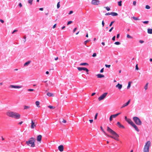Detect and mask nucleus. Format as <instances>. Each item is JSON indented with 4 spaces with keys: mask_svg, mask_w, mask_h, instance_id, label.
Masks as SVG:
<instances>
[{
    "mask_svg": "<svg viewBox=\"0 0 152 152\" xmlns=\"http://www.w3.org/2000/svg\"><path fill=\"white\" fill-rule=\"evenodd\" d=\"M100 128L101 129V130H102V131L104 132V134L107 136H108L112 138L115 140H118V137H119V136L118 134H117L116 133L115 131H114L112 129H110L109 127L107 126V131L110 132V133H111L113 136H109L108 134H107L105 133V132L104 131V129L102 128V126L100 127Z\"/></svg>",
    "mask_w": 152,
    "mask_h": 152,
    "instance_id": "1",
    "label": "nucleus"
},
{
    "mask_svg": "<svg viewBox=\"0 0 152 152\" xmlns=\"http://www.w3.org/2000/svg\"><path fill=\"white\" fill-rule=\"evenodd\" d=\"M7 115L9 117L14 118L16 119H19L20 117V115L19 114L12 111L7 112Z\"/></svg>",
    "mask_w": 152,
    "mask_h": 152,
    "instance_id": "2",
    "label": "nucleus"
},
{
    "mask_svg": "<svg viewBox=\"0 0 152 152\" xmlns=\"http://www.w3.org/2000/svg\"><path fill=\"white\" fill-rule=\"evenodd\" d=\"M35 139L32 137L30 138L28 141H26V143L28 146L33 148L35 146Z\"/></svg>",
    "mask_w": 152,
    "mask_h": 152,
    "instance_id": "3",
    "label": "nucleus"
},
{
    "mask_svg": "<svg viewBox=\"0 0 152 152\" xmlns=\"http://www.w3.org/2000/svg\"><path fill=\"white\" fill-rule=\"evenodd\" d=\"M151 144V142L149 141L146 142L143 149V152H149V148Z\"/></svg>",
    "mask_w": 152,
    "mask_h": 152,
    "instance_id": "4",
    "label": "nucleus"
},
{
    "mask_svg": "<svg viewBox=\"0 0 152 152\" xmlns=\"http://www.w3.org/2000/svg\"><path fill=\"white\" fill-rule=\"evenodd\" d=\"M133 120L136 124L140 125L142 124L141 121L138 117H134L133 118Z\"/></svg>",
    "mask_w": 152,
    "mask_h": 152,
    "instance_id": "5",
    "label": "nucleus"
},
{
    "mask_svg": "<svg viewBox=\"0 0 152 152\" xmlns=\"http://www.w3.org/2000/svg\"><path fill=\"white\" fill-rule=\"evenodd\" d=\"M77 69L79 71H81L82 70L84 71H85L87 72V74H88V71L89 70L88 69L85 67H77Z\"/></svg>",
    "mask_w": 152,
    "mask_h": 152,
    "instance_id": "6",
    "label": "nucleus"
},
{
    "mask_svg": "<svg viewBox=\"0 0 152 152\" xmlns=\"http://www.w3.org/2000/svg\"><path fill=\"white\" fill-rule=\"evenodd\" d=\"M107 93H104L103 94L101 95L100 97L98 98V100L99 101H101L104 99L106 96Z\"/></svg>",
    "mask_w": 152,
    "mask_h": 152,
    "instance_id": "7",
    "label": "nucleus"
},
{
    "mask_svg": "<svg viewBox=\"0 0 152 152\" xmlns=\"http://www.w3.org/2000/svg\"><path fill=\"white\" fill-rule=\"evenodd\" d=\"M91 3L92 4L97 5L99 4V1L98 0H92Z\"/></svg>",
    "mask_w": 152,
    "mask_h": 152,
    "instance_id": "8",
    "label": "nucleus"
},
{
    "mask_svg": "<svg viewBox=\"0 0 152 152\" xmlns=\"http://www.w3.org/2000/svg\"><path fill=\"white\" fill-rule=\"evenodd\" d=\"M42 136L41 135H39L37 136V141L39 143L41 142L42 140Z\"/></svg>",
    "mask_w": 152,
    "mask_h": 152,
    "instance_id": "9",
    "label": "nucleus"
},
{
    "mask_svg": "<svg viewBox=\"0 0 152 152\" xmlns=\"http://www.w3.org/2000/svg\"><path fill=\"white\" fill-rule=\"evenodd\" d=\"M31 129H34L36 127V125L35 124V123L33 122L32 120H31Z\"/></svg>",
    "mask_w": 152,
    "mask_h": 152,
    "instance_id": "10",
    "label": "nucleus"
},
{
    "mask_svg": "<svg viewBox=\"0 0 152 152\" xmlns=\"http://www.w3.org/2000/svg\"><path fill=\"white\" fill-rule=\"evenodd\" d=\"M10 87L11 88H19L22 87L21 86H14L12 85H10Z\"/></svg>",
    "mask_w": 152,
    "mask_h": 152,
    "instance_id": "11",
    "label": "nucleus"
},
{
    "mask_svg": "<svg viewBox=\"0 0 152 152\" xmlns=\"http://www.w3.org/2000/svg\"><path fill=\"white\" fill-rule=\"evenodd\" d=\"M58 149L59 150V151L61 152H62L64 151V146L63 145H61L58 146Z\"/></svg>",
    "mask_w": 152,
    "mask_h": 152,
    "instance_id": "12",
    "label": "nucleus"
},
{
    "mask_svg": "<svg viewBox=\"0 0 152 152\" xmlns=\"http://www.w3.org/2000/svg\"><path fill=\"white\" fill-rule=\"evenodd\" d=\"M131 126L133 127L137 132L139 131L137 127L134 123Z\"/></svg>",
    "mask_w": 152,
    "mask_h": 152,
    "instance_id": "13",
    "label": "nucleus"
},
{
    "mask_svg": "<svg viewBox=\"0 0 152 152\" xmlns=\"http://www.w3.org/2000/svg\"><path fill=\"white\" fill-rule=\"evenodd\" d=\"M130 102V99H129L127 102L125 104H124L122 105L121 108H122L127 106L129 104Z\"/></svg>",
    "mask_w": 152,
    "mask_h": 152,
    "instance_id": "14",
    "label": "nucleus"
},
{
    "mask_svg": "<svg viewBox=\"0 0 152 152\" xmlns=\"http://www.w3.org/2000/svg\"><path fill=\"white\" fill-rule=\"evenodd\" d=\"M115 87L116 88H117L119 90H120L122 87V84H121L118 83L116 86Z\"/></svg>",
    "mask_w": 152,
    "mask_h": 152,
    "instance_id": "15",
    "label": "nucleus"
},
{
    "mask_svg": "<svg viewBox=\"0 0 152 152\" xmlns=\"http://www.w3.org/2000/svg\"><path fill=\"white\" fill-rule=\"evenodd\" d=\"M117 124L119 126V127H120V128H124V126L123 125H121V124L119 122H118L117 123Z\"/></svg>",
    "mask_w": 152,
    "mask_h": 152,
    "instance_id": "16",
    "label": "nucleus"
},
{
    "mask_svg": "<svg viewBox=\"0 0 152 152\" xmlns=\"http://www.w3.org/2000/svg\"><path fill=\"white\" fill-rule=\"evenodd\" d=\"M127 120L126 121L131 125L134 123L130 119H129Z\"/></svg>",
    "mask_w": 152,
    "mask_h": 152,
    "instance_id": "17",
    "label": "nucleus"
},
{
    "mask_svg": "<svg viewBox=\"0 0 152 152\" xmlns=\"http://www.w3.org/2000/svg\"><path fill=\"white\" fill-rule=\"evenodd\" d=\"M97 77L98 78H101L102 77H104V75L99 74H98L96 75Z\"/></svg>",
    "mask_w": 152,
    "mask_h": 152,
    "instance_id": "18",
    "label": "nucleus"
},
{
    "mask_svg": "<svg viewBox=\"0 0 152 152\" xmlns=\"http://www.w3.org/2000/svg\"><path fill=\"white\" fill-rule=\"evenodd\" d=\"M121 113H119L111 115L113 118H115L119 114H121Z\"/></svg>",
    "mask_w": 152,
    "mask_h": 152,
    "instance_id": "19",
    "label": "nucleus"
},
{
    "mask_svg": "<svg viewBox=\"0 0 152 152\" xmlns=\"http://www.w3.org/2000/svg\"><path fill=\"white\" fill-rule=\"evenodd\" d=\"M110 14L113 16H116L118 15V14L117 13L115 12H111L110 13Z\"/></svg>",
    "mask_w": 152,
    "mask_h": 152,
    "instance_id": "20",
    "label": "nucleus"
},
{
    "mask_svg": "<svg viewBox=\"0 0 152 152\" xmlns=\"http://www.w3.org/2000/svg\"><path fill=\"white\" fill-rule=\"evenodd\" d=\"M47 95L49 96H54V94H53L50 92L48 93Z\"/></svg>",
    "mask_w": 152,
    "mask_h": 152,
    "instance_id": "21",
    "label": "nucleus"
},
{
    "mask_svg": "<svg viewBox=\"0 0 152 152\" xmlns=\"http://www.w3.org/2000/svg\"><path fill=\"white\" fill-rule=\"evenodd\" d=\"M148 33L149 34H152V28L148 29Z\"/></svg>",
    "mask_w": 152,
    "mask_h": 152,
    "instance_id": "22",
    "label": "nucleus"
},
{
    "mask_svg": "<svg viewBox=\"0 0 152 152\" xmlns=\"http://www.w3.org/2000/svg\"><path fill=\"white\" fill-rule=\"evenodd\" d=\"M88 64L86 63H81L80 64V66H88Z\"/></svg>",
    "mask_w": 152,
    "mask_h": 152,
    "instance_id": "23",
    "label": "nucleus"
},
{
    "mask_svg": "<svg viewBox=\"0 0 152 152\" xmlns=\"http://www.w3.org/2000/svg\"><path fill=\"white\" fill-rule=\"evenodd\" d=\"M35 104L37 107H40V106L39 105V104H40V102L39 101H36L35 102Z\"/></svg>",
    "mask_w": 152,
    "mask_h": 152,
    "instance_id": "24",
    "label": "nucleus"
},
{
    "mask_svg": "<svg viewBox=\"0 0 152 152\" xmlns=\"http://www.w3.org/2000/svg\"><path fill=\"white\" fill-rule=\"evenodd\" d=\"M132 83V82L129 81V82L128 84V86L127 87V88L128 89H129L130 88V86H131V84Z\"/></svg>",
    "mask_w": 152,
    "mask_h": 152,
    "instance_id": "25",
    "label": "nucleus"
},
{
    "mask_svg": "<svg viewBox=\"0 0 152 152\" xmlns=\"http://www.w3.org/2000/svg\"><path fill=\"white\" fill-rule=\"evenodd\" d=\"M31 61H28L26 62L24 64V66H26L28 65L31 63Z\"/></svg>",
    "mask_w": 152,
    "mask_h": 152,
    "instance_id": "26",
    "label": "nucleus"
},
{
    "mask_svg": "<svg viewBox=\"0 0 152 152\" xmlns=\"http://www.w3.org/2000/svg\"><path fill=\"white\" fill-rule=\"evenodd\" d=\"M148 83H147L145 85V86L144 87V89H145V90H146L148 89Z\"/></svg>",
    "mask_w": 152,
    "mask_h": 152,
    "instance_id": "27",
    "label": "nucleus"
},
{
    "mask_svg": "<svg viewBox=\"0 0 152 152\" xmlns=\"http://www.w3.org/2000/svg\"><path fill=\"white\" fill-rule=\"evenodd\" d=\"M48 107L50 109H54L55 108V107L51 105H49L48 106Z\"/></svg>",
    "mask_w": 152,
    "mask_h": 152,
    "instance_id": "28",
    "label": "nucleus"
},
{
    "mask_svg": "<svg viewBox=\"0 0 152 152\" xmlns=\"http://www.w3.org/2000/svg\"><path fill=\"white\" fill-rule=\"evenodd\" d=\"M118 5L119 6H122V1H120L118 2Z\"/></svg>",
    "mask_w": 152,
    "mask_h": 152,
    "instance_id": "29",
    "label": "nucleus"
},
{
    "mask_svg": "<svg viewBox=\"0 0 152 152\" xmlns=\"http://www.w3.org/2000/svg\"><path fill=\"white\" fill-rule=\"evenodd\" d=\"M90 40H90V39H88V40H86L84 42V44L85 45H86V43H87V42H89L90 41Z\"/></svg>",
    "mask_w": 152,
    "mask_h": 152,
    "instance_id": "30",
    "label": "nucleus"
},
{
    "mask_svg": "<svg viewBox=\"0 0 152 152\" xmlns=\"http://www.w3.org/2000/svg\"><path fill=\"white\" fill-rule=\"evenodd\" d=\"M60 2L59 1V2H58L57 4V8L58 9L60 7Z\"/></svg>",
    "mask_w": 152,
    "mask_h": 152,
    "instance_id": "31",
    "label": "nucleus"
},
{
    "mask_svg": "<svg viewBox=\"0 0 152 152\" xmlns=\"http://www.w3.org/2000/svg\"><path fill=\"white\" fill-rule=\"evenodd\" d=\"M127 38H130V39H132V37L131 36H130V35H129V34H127Z\"/></svg>",
    "mask_w": 152,
    "mask_h": 152,
    "instance_id": "32",
    "label": "nucleus"
},
{
    "mask_svg": "<svg viewBox=\"0 0 152 152\" xmlns=\"http://www.w3.org/2000/svg\"><path fill=\"white\" fill-rule=\"evenodd\" d=\"M33 1V0H29L28 1L29 3L31 5L32 4Z\"/></svg>",
    "mask_w": 152,
    "mask_h": 152,
    "instance_id": "33",
    "label": "nucleus"
},
{
    "mask_svg": "<svg viewBox=\"0 0 152 152\" xmlns=\"http://www.w3.org/2000/svg\"><path fill=\"white\" fill-rule=\"evenodd\" d=\"M98 113H96L95 115V117H94V119L95 120H96L97 119V116H98Z\"/></svg>",
    "mask_w": 152,
    "mask_h": 152,
    "instance_id": "34",
    "label": "nucleus"
},
{
    "mask_svg": "<svg viewBox=\"0 0 152 152\" xmlns=\"http://www.w3.org/2000/svg\"><path fill=\"white\" fill-rule=\"evenodd\" d=\"M150 8V7L148 5H146L145 6V8L147 9H149Z\"/></svg>",
    "mask_w": 152,
    "mask_h": 152,
    "instance_id": "35",
    "label": "nucleus"
},
{
    "mask_svg": "<svg viewBox=\"0 0 152 152\" xmlns=\"http://www.w3.org/2000/svg\"><path fill=\"white\" fill-rule=\"evenodd\" d=\"M115 44L116 45H119L120 44V43L119 42H115Z\"/></svg>",
    "mask_w": 152,
    "mask_h": 152,
    "instance_id": "36",
    "label": "nucleus"
},
{
    "mask_svg": "<svg viewBox=\"0 0 152 152\" xmlns=\"http://www.w3.org/2000/svg\"><path fill=\"white\" fill-rule=\"evenodd\" d=\"M114 22H115L114 21H112L110 23V24L109 26L110 27L111 26H112V25L113 24V23H114Z\"/></svg>",
    "mask_w": 152,
    "mask_h": 152,
    "instance_id": "37",
    "label": "nucleus"
},
{
    "mask_svg": "<svg viewBox=\"0 0 152 152\" xmlns=\"http://www.w3.org/2000/svg\"><path fill=\"white\" fill-rule=\"evenodd\" d=\"M29 107L27 106H24V109H28L29 108Z\"/></svg>",
    "mask_w": 152,
    "mask_h": 152,
    "instance_id": "38",
    "label": "nucleus"
},
{
    "mask_svg": "<svg viewBox=\"0 0 152 152\" xmlns=\"http://www.w3.org/2000/svg\"><path fill=\"white\" fill-rule=\"evenodd\" d=\"M133 18L135 20H139V19H138V18H137V17H133Z\"/></svg>",
    "mask_w": 152,
    "mask_h": 152,
    "instance_id": "39",
    "label": "nucleus"
},
{
    "mask_svg": "<svg viewBox=\"0 0 152 152\" xmlns=\"http://www.w3.org/2000/svg\"><path fill=\"white\" fill-rule=\"evenodd\" d=\"M72 21H68L67 22V25H69L71 24L72 23Z\"/></svg>",
    "mask_w": 152,
    "mask_h": 152,
    "instance_id": "40",
    "label": "nucleus"
},
{
    "mask_svg": "<svg viewBox=\"0 0 152 152\" xmlns=\"http://www.w3.org/2000/svg\"><path fill=\"white\" fill-rule=\"evenodd\" d=\"M105 66L106 67H108V68H109L110 67V65H107V64H105Z\"/></svg>",
    "mask_w": 152,
    "mask_h": 152,
    "instance_id": "41",
    "label": "nucleus"
},
{
    "mask_svg": "<svg viewBox=\"0 0 152 152\" xmlns=\"http://www.w3.org/2000/svg\"><path fill=\"white\" fill-rule=\"evenodd\" d=\"M105 8L106 10L108 11H109L110 10V8L108 7H105Z\"/></svg>",
    "mask_w": 152,
    "mask_h": 152,
    "instance_id": "42",
    "label": "nucleus"
},
{
    "mask_svg": "<svg viewBox=\"0 0 152 152\" xmlns=\"http://www.w3.org/2000/svg\"><path fill=\"white\" fill-rule=\"evenodd\" d=\"M113 117H112V115H111L110 118V121H111L113 120Z\"/></svg>",
    "mask_w": 152,
    "mask_h": 152,
    "instance_id": "43",
    "label": "nucleus"
},
{
    "mask_svg": "<svg viewBox=\"0 0 152 152\" xmlns=\"http://www.w3.org/2000/svg\"><path fill=\"white\" fill-rule=\"evenodd\" d=\"M135 68H136V70H138L139 68H138V66L137 64L136 65V66H135Z\"/></svg>",
    "mask_w": 152,
    "mask_h": 152,
    "instance_id": "44",
    "label": "nucleus"
},
{
    "mask_svg": "<svg viewBox=\"0 0 152 152\" xmlns=\"http://www.w3.org/2000/svg\"><path fill=\"white\" fill-rule=\"evenodd\" d=\"M96 53H94L92 56L93 57H96Z\"/></svg>",
    "mask_w": 152,
    "mask_h": 152,
    "instance_id": "45",
    "label": "nucleus"
},
{
    "mask_svg": "<svg viewBox=\"0 0 152 152\" xmlns=\"http://www.w3.org/2000/svg\"><path fill=\"white\" fill-rule=\"evenodd\" d=\"M34 90L32 89H29L28 90V91H34Z\"/></svg>",
    "mask_w": 152,
    "mask_h": 152,
    "instance_id": "46",
    "label": "nucleus"
},
{
    "mask_svg": "<svg viewBox=\"0 0 152 152\" xmlns=\"http://www.w3.org/2000/svg\"><path fill=\"white\" fill-rule=\"evenodd\" d=\"M149 21H143V23L144 24H148V23Z\"/></svg>",
    "mask_w": 152,
    "mask_h": 152,
    "instance_id": "47",
    "label": "nucleus"
},
{
    "mask_svg": "<svg viewBox=\"0 0 152 152\" xmlns=\"http://www.w3.org/2000/svg\"><path fill=\"white\" fill-rule=\"evenodd\" d=\"M136 1H134L133 2V4L134 6H135L136 4Z\"/></svg>",
    "mask_w": 152,
    "mask_h": 152,
    "instance_id": "48",
    "label": "nucleus"
},
{
    "mask_svg": "<svg viewBox=\"0 0 152 152\" xmlns=\"http://www.w3.org/2000/svg\"><path fill=\"white\" fill-rule=\"evenodd\" d=\"M102 25L103 27L104 26V23L103 20L102 21Z\"/></svg>",
    "mask_w": 152,
    "mask_h": 152,
    "instance_id": "49",
    "label": "nucleus"
},
{
    "mask_svg": "<svg viewBox=\"0 0 152 152\" xmlns=\"http://www.w3.org/2000/svg\"><path fill=\"white\" fill-rule=\"evenodd\" d=\"M103 72H104V68H103L102 69H101V70H100V72L101 73H102Z\"/></svg>",
    "mask_w": 152,
    "mask_h": 152,
    "instance_id": "50",
    "label": "nucleus"
},
{
    "mask_svg": "<svg viewBox=\"0 0 152 152\" xmlns=\"http://www.w3.org/2000/svg\"><path fill=\"white\" fill-rule=\"evenodd\" d=\"M62 122L63 123H65L66 122V120H65L64 119H63Z\"/></svg>",
    "mask_w": 152,
    "mask_h": 152,
    "instance_id": "51",
    "label": "nucleus"
},
{
    "mask_svg": "<svg viewBox=\"0 0 152 152\" xmlns=\"http://www.w3.org/2000/svg\"><path fill=\"white\" fill-rule=\"evenodd\" d=\"M113 27H112L109 30V32H110L113 29Z\"/></svg>",
    "mask_w": 152,
    "mask_h": 152,
    "instance_id": "52",
    "label": "nucleus"
},
{
    "mask_svg": "<svg viewBox=\"0 0 152 152\" xmlns=\"http://www.w3.org/2000/svg\"><path fill=\"white\" fill-rule=\"evenodd\" d=\"M18 31L17 30H14L12 33V34H13L15 32H17Z\"/></svg>",
    "mask_w": 152,
    "mask_h": 152,
    "instance_id": "53",
    "label": "nucleus"
},
{
    "mask_svg": "<svg viewBox=\"0 0 152 152\" xmlns=\"http://www.w3.org/2000/svg\"><path fill=\"white\" fill-rule=\"evenodd\" d=\"M115 36H114V37H113L112 39V40L113 41H115Z\"/></svg>",
    "mask_w": 152,
    "mask_h": 152,
    "instance_id": "54",
    "label": "nucleus"
},
{
    "mask_svg": "<svg viewBox=\"0 0 152 152\" xmlns=\"http://www.w3.org/2000/svg\"><path fill=\"white\" fill-rule=\"evenodd\" d=\"M77 28L76 27L73 30V32L74 33L75 32V31H76V30H77Z\"/></svg>",
    "mask_w": 152,
    "mask_h": 152,
    "instance_id": "55",
    "label": "nucleus"
},
{
    "mask_svg": "<svg viewBox=\"0 0 152 152\" xmlns=\"http://www.w3.org/2000/svg\"><path fill=\"white\" fill-rule=\"evenodd\" d=\"M111 15V14H110V13L109 12L105 14V15Z\"/></svg>",
    "mask_w": 152,
    "mask_h": 152,
    "instance_id": "56",
    "label": "nucleus"
},
{
    "mask_svg": "<svg viewBox=\"0 0 152 152\" xmlns=\"http://www.w3.org/2000/svg\"><path fill=\"white\" fill-rule=\"evenodd\" d=\"M73 13V11H70L69 13V14H71Z\"/></svg>",
    "mask_w": 152,
    "mask_h": 152,
    "instance_id": "57",
    "label": "nucleus"
},
{
    "mask_svg": "<svg viewBox=\"0 0 152 152\" xmlns=\"http://www.w3.org/2000/svg\"><path fill=\"white\" fill-rule=\"evenodd\" d=\"M139 42L141 43H143L144 42V41H143V40H140L139 41Z\"/></svg>",
    "mask_w": 152,
    "mask_h": 152,
    "instance_id": "58",
    "label": "nucleus"
},
{
    "mask_svg": "<svg viewBox=\"0 0 152 152\" xmlns=\"http://www.w3.org/2000/svg\"><path fill=\"white\" fill-rule=\"evenodd\" d=\"M19 6L20 7H22V4L21 3H20L19 4Z\"/></svg>",
    "mask_w": 152,
    "mask_h": 152,
    "instance_id": "59",
    "label": "nucleus"
},
{
    "mask_svg": "<svg viewBox=\"0 0 152 152\" xmlns=\"http://www.w3.org/2000/svg\"><path fill=\"white\" fill-rule=\"evenodd\" d=\"M0 21L2 23H3L4 22V21L2 19L0 20Z\"/></svg>",
    "mask_w": 152,
    "mask_h": 152,
    "instance_id": "60",
    "label": "nucleus"
},
{
    "mask_svg": "<svg viewBox=\"0 0 152 152\" xmlns=\"http://www.w3.org/2000/svg\"><path fill=\"white\" fill-rule=\"evenodd\" d=\"M89 121L91 123H92L93 121V120H90Z\"/></svg>",
    "mask_w": 152,
    "mask_h": 152,
    "instance_id": "61",
    "label": "nucleus"
},
{
    "mask_svg": "<svg viewBox=\"0 0 152 152\" xmlns=\"http://www.w3.org/2000/svg\"><path fill=\"white\" fill-rule=\"evenodd\" d=\"M23 38L25 39V40L24 41V42H26V37L25 36Z\"/></svg>",
    "mask_w": 152,
    "mask_h": 152,
    "instance_id": "62",
    "label": "nucleus"
},
{
    "mask_svg": "<svg viewBox=\"0 0 152 152\" xmlns=\"http://www.w3.org/2000/svg\"><path fill=\"white\" fill-rule=\"evenodd\" d=\"M129 118H127V117L126 116H125V120L127 121V120H128Z\"/></svg>",
    "mask_w": 152,
    "mask_h": 152,
    "instance_id": "63",
    "label": "nucleus"
},
{
    "mask_svg": "<svg viewBox=\"0 0 152 152\" xmlns=\"http://www.w3.org/2000/svg\"><path fill=\"white\" fill-rule=\"evenodd\" d=\"M56 24H54L53 26V28H54L56 27Z\"/></svg>",
    "mask_w": 152,
    "mask_h": 152,
    "instance_id": "64",
    "label": "nucleus"
}]
</instances>
